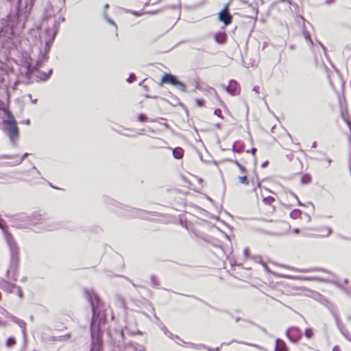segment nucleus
Here are the masks:
<instances>
[{
	"instance_id": "obj_1",
	"label": "nucleus",
	"mask_w": 351,
	"mask_h": 351,
	"mask_svg": "<svg viewBox=\"0 0 351 351\" xmlns=\"http://www.w3.org/2000/svg\"><path fill=\"white\" fill-rule=\"evenodd\" d=\"M5 240L8 247L9 270L16 271L20 265L21 249L19 244L10 233H7L5 234Z\"/></svg>"
},
{
	"instance_id": "obj_2",
	"label": "nucleus",
	"mask_w": 351,
	"mask_h": 351,
	"mask_svg": "<svg viewBox=\"0 0 351 351\" xmlns=\"http://www.w3.org/2000/svg\"><path fill=\"white\" fill-rule=\"evenodd\" d=\"M158 84L160 86H163L164 84H171L177 87L182 91L186 90V85L184 83L180 82L176 77L170 73H165L162 76Z\"/></svg>"
},
{
	"instance_id": "obj_3",
	"label": "nucleus",
	"mask_w": 351,
	"mask_h": 351,
	"mask_svg": "<svg viewBox=\"0 0 351 351\" xmlns=\"http://www.w3.org/2000/svg\"><path fill=\"white\" fill-rule=\"evenodd\" d=\"M275 199L272 196L263 197L262 204L260 206V210L265 217H268L274 213L276 208L274 206Z\"/></svg>"
},
{
	"instance_id": "obj_4",
	"label": "nucleus",
	"mask_w": 351,
	"mask_h": 351,
	"mask_svg": "<svg viewBox=\"0 0 351 351\" xmlns=\"http://www.w3.org/2000/svg\"><path fill=\"white\" fill-rule=\"evenodd\" d=\"M72 320L69 314H60L54 322V328L58 331H64L67 328V324Z\"/></svg>"
},
{
	"instance_id": "obj_5",
	"label": "nucleus",
	"mask_w": 351,
	"mask_h": 351,
	"mask_svg": "<svg viewBox=\"0 0 351 351\" xmlns=\"http://www.w3.org/2000/svg\"><path fill=\"white\" fill-rule=\"evenodd\" d=\"M327 77L331 88L337 90V88L343 87V82L337 71H327Z\"/></svg>"
},
{
	"instance_id": "obj_6",
	"label": "nucleus",
	"mask_w": 351,
	"mask_h": 351,
	"mask_svg": "<svg viewBox=\"0 0 351 351\" xmlns=\"http://www.w3.org/2000/svg\"><path fill=\"white\" fill-rule=\"evenodd\" d=\"M230 3H226L223 10L218 14V19L223 23L224 25L227 26L232 23V16L229 13Z\"/></svg>"
},
{
	"instance_id": "obj_7",
	"label": "nucleus",
	"mask_w": 351,
	"mask_h": 351,
	"mask_svg": "<svg viewBox=\"0 0 351 351\" xmlns=\"http://www.w3.org/2000/svg\"><path fill=\"white\" fill-rule=\"evenodd\" d=\"M308 298H311L314 299L315 300L320 302L321 304H324L325 306H326L328 309L332 308L333 305L322 294L319 293L311 290L308 289Z\"/></svg>"
},
{
	"instance_id": "obj_8",
	"label": "nucleus",
	"mask_w": 351,
	"mask_h": 351,
	"mask_svg": "<svg viewBox=\"0 0 351 351\" xmlns=\"http://www.w3.org/2000/svg\"><path fill=\"white\" fill-rule=\"evenodd\" d=\"M329 310L331 312V313H332V316H333V317H334V319L335 320L336 325H337L338 329L340 330L341 333L343 335V337L345 338H346L348 336L346 334H350V333H349L348 330L344 328L343 325L341 323V322L340 320V318L338 316V315H337V312L335 311V306H333Z\"/></svg>"
},
{
	"instance_id": "obj_9",
	"label": "nucleus",
	"mask_w": 351,
	"mask_h": 351,
	"mask_svg": "<svg viewBox=\"0 0 351 351\" xmlns=\"http://www.w3.org/2000/svg\"><path fill=\"white\" fill-rule=\"evenodd\" d=\"M1 313L3 315H4V316L9 319L10 320H11L12 322L16 323V324H18L21 328H22L23 329V330H25V326H26V324L25 322L22 320V319H19L18 317H15L14 315H13L12 314H11L10 313H9L8 311H6L5 308H1Z\"/></svg>"
},
{
	"instance_id": "obj_10",
	"label": "nucleus",
	"mask_w": 351,
	"mask_h": 351,
	"mask_svg": "<svg viewBox=\"0 0 351 351\" xmlns=\"http://www.w3.org/2000/svg\"><path fill=\"white\" fill-rule=\"evenodd\" d=\"M226 91L232 96L239 95L241 93L239 84L234 80H231L226 88Z\"/></svg>"
},
{
	"instance_id": "obj_11",
	"label": "nucleus",
	"mask_w": 351,
	"mask_h": 351,
	"mask_svg": "<svg viewBox=\"0 0 351 351\" xmlns=\"http://www.w3.org/2000/svg\"><path fill=\"white\" fill-rule=\"evenodd\" d=\"M203 92L205 95H210L215 97V98L217 99V101L219 102V104L223 107L224 108H227V106L224 103V101L221 99L220 96L219 95L217 90L210 86H207L205 88H203Z\"/></svg>"
},
{
	"instance_id": "obj_12",
	"label": "nucleus",
	"mask_w": 351,
	"mask_h": 351,
	"mask_svg": "<svg viewBox=\"0 0 351 351\" xmlns=\"http://www.w3.org/2000/svg\"><path fill=\"white\" fill-rule=\"evenodd\" d=\"M213 38L219 45H225L228 40V36L225 31L219 32L213 35Z\"/></svg>"
},
{
	"instance_id": "obj_13",
	"label": "nucleus",
	"mask_w": 351,
	"mask_h": 351,
	"mask_svg": "<svg viewBox=\"0 0 351 351\" xmlns=\"http://www.w3.org/2000/svg\"><path fill=\"white\" fill-rule=\"evenodd\" d=\"M102 341L101 338L97 337L96 339H93L90 351H100Z\"/></svg>"
},
{
	"instance_id": "obj_14",
	"label": "nucleus",
	"mask_w": 351,
	"mask_h": 351,
	"mask_svg": "<svg viewBox=\"0 0 351 351\" xmlns=\"http://www.w3.org/2000/svg\"><path fill=\"white\" fill-rule=\"evenodd\" d=\"M275 351H288V348L285 341L280 339H277L276 341Z\"/></svg>"
},
{
	"instance_id": "obj_15",
	"label": "nucleus",
	"mask_w": 351,
	"mask_h": 351,
	"mask_svg": "<svg viewBox=\"0 0 351 351\" xmlns=\"http://www.w3.org/2000/svg\"><path fill=\"white\" fill-rule=\"evenodd\" d=\"M184 149L180 147L173 149V156L176 159H182L184 156Z\"/></svg>"
},
{
	"instance_id": "obj_16",
	"label": "nucleus",
	"mask_w": 351,
	"mask_h": 351,
	"mask_svg": "<svg viewBox=\"0 0 351 351\" xmlns=\"http://www.w3.org/2000/svg\"><path fill=\"white\" fill-rule=\"evenodd\" d=\"M238 180L239 183L243 185L247 186L249 184V180L247 178V174L239 176Z\"/></svg>"
},
{
	"instance_id": "obj_17",
	"label": "nucleus",
	"mask_w": 351,
	"mask_h": 351,
	"mask_svg": "<svg viewBox=\"0 0 351 351\" xmlns=\"http://www.w3.org/2000/svg\"><path fill=\"white\" fill-rule=\"evenodd\" d=\"M308 281H317L323 282H326V280L322 276L308 275Z\"/></svg>"
},
{
	"instance_id": "obj_18",
	"label": "nucleus",
	"mask_w": 351,
	"mask_h": 351,
	"mask_svg": "<svg viewBox=\"0 0 351 351\" xmlns=\"http://www.w3.org/2000/svg\"><path fill=\"white\" fill-rule=\"evenodd\" d=\"M16 339L12 337H9L7 340H6V342H5V345L8 348H11L12 346H14V345H16Z\"/></svg>"
},
{
	"instance_id": "obj_19",
	"label": "nucleus",
	"mask_w": 351,
	"mask_h": 351,
	"mask_svg": "<svg viewBox=\"0 0 351 351\" xmlns=\"http://www.w3.org/2000/svg\"><path fill=\"white\" fill-rule=\"evenodd\" d=\"M301 215H302V213L300 210H293V211L291 212L290 213V216L291 218L293 219H298V218H300L301 217Z\"/></svg>"
},
{
	"instance_id": "obj_20",
	"label": "nucleus",
	"mask_w": 351,
	"mask_h": 351,
	"mask_svg": "<svg viewBox=\"0 0 351 351\" xmlns=\"http://www.w3.org/2000/svg\"><path fill=\"white\" fill-rule=\"evenodd\" d=\"M15 289H16V285L8 283V282L7 283V286L3 288V290L8 293H13Z\"/></svg>"
},
{
	"instance_id": "obj_21",
	"label": "nucleus",
	"mask_w": 351,
	"mask_h": 351,
	"mask_svg": "<svg viewBox=\"0 0 351 351\" xmlns=\"http://www.w3.org/2000/svg\"><path fill=\"white\" fill-rule=\"evenodd\" d=\"M235 165H237V167L239 168V171H240V173L241 174V176L244 175V174H247V170L245 169V167H243V165H241L239 162L236 161L235 162Z\"/></svg>"
},
{
	"instance_id": "obj_22",
	"label": "nucleus",
	"mask_w": 351,
	"mask_h": 351,
	"mask_svg": "<svg viewBox=\"0 0 351 351\" xmlns=\"http://www.w3.org/2000/svg\"><path fill=\"white\" fill-rule=\"evenodd\" d=\"M195 106L198 108H202L205 106V101L202 99H196L194 101Z\"/></svg>"
},
{
	"instance_id": "obj_23",
	"label": "nucleus",
	"mask_w": 351,
	"mask_h": 351,
	"mask_svg": "<svg viewBox=\"0 0 351 351\" xmlns=\"http://www.w3.org/2000/svg\"><path fill=\"white\" fill-rule=\"evenodd\" d=\"M137 120L140 122H147L148 118L143 114H139L137 116Z\"/></svg>"
},
{
	"instance_id": "obj_24",
	"label": "nucleus",
	"mask_w": 351,
	"mask_h": 351,
	"mask_svg": "<svg viewBox=\"0 0 351 351\" xmlns=\"http://www.w3.org/2000/svg\"><path fill=\"white\" fill-rule=\"evenodd\" d=\"M214 114L215 115L217 116L219 118H220L221 119H223V117L222 115V112L220 109H216L215 111H214Z\"/></svg>"
},
{
	"instance_id": "obj_25",
	"label": "nucleus",
	"mask_w": 351,
	"mask_h": 351,
	"mask_svg": "<svg viewBox=\"0 0 351 351\" xmlns=\"http://www.w3.org/2000/svg\"><path fill=\"white\" fill-rule=\"evenodd\" d=\"M325 229L326 230V234H323V235H319L320 237H329L331 234V233H332L331 228H330L328 227H326V228H325Z\"/></svg>"
},
{
	"instance_id": "obj_26",
	"label": "nucleus",
	"mask_w": 351,
	"mask_h": 351,
	"mask_svg": "<svg viewBox=\"0 0 351 351\" xmlns=\"http://www.w3.org/2000/svg\"><path fill=\"white\" fill-rule=\"evenodd\" d=\"M313 271H324L326 272V270L321 269V268H308V273Z\"/></svg>"
},
{
	"instance_id": "obj_27",
	"label": "nucleus",
	"mask_w": 351,
	"mask_h": 351,
	"mask_svg": "<svg viewBox=\"0 0 351 351\" xmlns=\"http://www.w3.org/2000/svg\"><path fill=\"white\" fill-rule=\"evenodd\" d=\"M16 292H17V294L19 295V298H22L23 297V292L21 289L20 287L16 286Z\"/></svg>"
},
{
	"instance_id": "obj_28",
	"label": "nucleus",
	"mask_w": 351,
	"mask_h": 351,
	"mask_svg": "<svg viewBox=\"0 0 351 351\" xmlns=\"http://www.w3.org/2000/svg\"><path fill=\"white\" fill-rule=\"evenodd\" d=\"M27 153L24 154L23 156L19 159V164L21 163L24 160V159L27 156Z\"/></svg>"
},
{
	"instance_id": "obj_29",
	"label": "nucleus",
	"mask_w": 351,
	"mask_h": 351,
	"mask_svg": "<svg viewBox=\"0 0 351 351\" xmlns=\"http://www.w3.org/2000/svg\"><path fill=\"white\" fill-rule=\"evenodd\" d=\"M308 45H311L313 47V48L314 49V48H315V45L313 44V40H312V39L311 38V37H310V35H309V34H308Z\"/></svg>"
},
{
	"instance_id": "obj_30",
	"label": "nucleus",
	"mask_w": 351,
	"mask_h": 351,
	"mask_svg": "<svg viewBox=\"0 0 351 351\" xmlns=\"http://www.w3.org/2000/svg\"><path fill=\"white\" fill-rule=\"evenodd\" d=\"M7 325V322L3 321L1 317H0V326H5Z\"/></svg>"
},
{
	"instance_id": "obj_31",
	"label": "nucleus",
	"mask_w": 351,
	"mask_h": 351,
	"mask_svg": "<svg viewBox=\"0 0 351 351\" xmlns=\"http://www.w3.org/2000/svg\"><path fill=\"white\" fill-rule=\"evenodd\" d=\"M335 2V0H326V4L327 5H330V4H332Z\"/></svg>"
},
{
	"instance_id": "obj_32",
	"label": "nucleus",
	"mask_w": 351,
	"mask_h": 351,
	"mask_svg": "<svg viewBox=\"0 0 351 351\" xmlns=\"http://www.w3.org/2000/svg\"><path fill=\"white\" fill-rule=\"evenodd\" d=\"M308 339L311 338V337L313 335V330L311 328H308Z\"/></svg>"
},
{
	"instance_id": "obj_33",
	"label": "nucleus",
	"mask_w": 351,
	"mask_h": 351,
	"mask_svg": "<svg viewBox=\"0 0 351 351\" xmlns=\"http://www.w3.org/2000/svg\"><path fill=\"white\" fill-rule=\"evenodd\" d=\"M345 122L346 123V124L348 125V126L349 128H351V122H350V121L349 120V119H346Z\"/></svg>"
},
{
	"instance_id": "obj_34",
	"label": "nucleus",
	"mask_w": 351,
	"mask_h": 351,
	"mask_svg": "<svg viewBox=\"0 0 351 351\" xmlns=\"http://www.w3.org/2000/svg\"><path fill=\"white\" fill-rule=\"evenodd\" d=\"M332 351H341L339 347L338 346H335L333 349H332Z\"/></svg>"
},
{
	"instance_id": "obj_35",
	"label": "nucleus",
	"mask_w": 351,
	"mask_h": 351,
	"mask_svg": "<svg viewBox=\"0 0 351 351\" xmlns=\"http://www.w3.org/2000/svg\"><path fill=\"white\" fill-rule=\"evenodd\" d=\"M318 44H319V47L322 49V50L325 52L326 49H325L324 46L319 42H318Z\"/></svg>"
},
{
	"instance_id": "obj_36",
	"label": "nucleus",
	"mask_w": 351,
	"mask_h": 351,
	"mask_svg": "<svg viewBox=\"0 0 351 351\" xmlns=\"http://www.w3.org/2000/svg\"><path fill=\"white\" fill-rule=\"evenodd\" d=\"M12 132H14V133H16L17 132V128L16 126H14L12 129H11Z\"/></svg>"
},
{
	"instance_id": "obj_37",
	"label": "nucleus",
	"mask_w": 351,
	"mask_h": 351,
	"mask_svg": "<svg viewBox=\"0 0 351 351\" xmlns=\"http://www.w3.org/2000/svg\"><path fill=\"white\" fill-rule=\"evenodd\" d=\"M347 337L346 338L348 341H351V335L350 334H346Z\"/></svg>"
},
{
	"instance_id": "obj_38",
	"label": "nucleus",
	"mask_w": 351,
	"mask_h": 351,
	"mask_svg": "<svg viewBox=\"0 0 351 351\" xmlns=\"http://www.w3.org/2000/svg\"><path fill=\"white\" fill-rule=\"evenodd\" d=\"M341 117H342V118H343V119L344 121H346V119H348V117H347L346 116V114H345L344 113H343V112H341Z\"/></svg>"
},
{
	"instance_id": "obj_39",
	"label": "nucleus",
	"mask_w": 351,
	"mask_h": 351,
	"mask_svg": "<svg viewBox=\"0 0 351 351\" xmlns=\"http://www.w3.org/2000/svg\"><path fill=\"white\" fill-rule=\"evenodd\" d=\"M256 152V148H252V154H253V155H255Z\"/></svg>"
},
{
	"instance_id": "obj_40",
	"label": "nucleus",
	"mask_w": 351,
	"mask_h": 351,
	"mask_svg": "<svg viewBox=\"0 0 351 351\" xmlns=\"http://www.w3.org/2000/svg\"><path fill=\"white\" fill-rule=\"evenodd\" d=\"M317 146V142H313V144H312V148H315Z\"/></svg>"
},
{
	"instance_id": "obj_41",
	"label": "nucleus",
	"mask_w": 351,
	"mask_h": 351,
	"mask_svg": "<svg viewBox=\"0 0 351 351\" xmlns=\"http://www.w3.org/2000/svg\"><path fill=\"white\" fill-rule=\"evenodd\" d=\"M326 160H327V162H328V166H329L331 164V162H332V160L330 159V158H327Z\"/></svg>"
},
{
	"instance_id": "obj_42",
	"label": "nucleus",
	"mask_w": 351,
	"mask_h": 351,
	"mask_svg": "<svg viewBox=\"0 0 351 351\" xmlns=\"http://www.w3.org/2000/svg\"><path fill=\"white\" fill-rule=\"evenodd\" d=\"M0 228L3 229V226L2 225V220L0 219Z\"/></svg>"
},
{
	"instance_id": "obj_43",
	"label": "nucleus",
	"mask_w": 351,
	"mask_h": 351,
	"mask_svg": "<svg viewBox=\"0 0 351 351\" xmlns=\"http://www.w3.org/2000/svg\"><path fill=\"white\" fill-rule=\"evenodd\" d=\"M294 232H295V233H298V229H295V230H294Z\"/></svg>"
},
{
	"instance_id": "obj_44",
	"label": "nucleus",
	"mask_w": 351,
	"mask_h": 351,
	"mask_svg": "<svg viewBox=\"0 0 351 351\" xmlns=\"http://www.w3.org/2000/svg\"><path fill=\"white\" fill-rule=\"evenodd\" d=\"M308 182H310V180H311V177H310V176H309V175H308Z\"/></svg>"
},
{
	"instance_id": "obj_45",
	"label": "nucleus",
	"mask_w": 351,
	"mask_h": 351,
	"mask_svg": "<svg viewBox=\"0 0 351 351\" xmlns=\"http://www.w3.org/2000/svg\"><path fill=\"white\" fill-rule=\"evenodd\" d=\"M348 282V280L347 279H346V280H344V282H346V283H347Z\"/></svg>"
},
{
	"instance_id": "obj_46",
	"label": "nucleus",
	"mask_w": 351,
	"mask_h": 351,
	"mask_svg": "<svg viewBox=\"0 0 351 351\" xmlns=\"http://www.w3.org/2000/svg\"><path fill=\"white\" fill-rule=\"evenodd\" d=\"M313 237H317V235L316 234H312Z\"/></svg>"
},
{
	"instance_id": "obj_47",
	"label": "nucleus",
	"mask_w": 351,
	"mask_h": 351,
	"mask_svg": "<svg viewBox=\"0 0 351 351\" xmlns=\"http://www.w3.org/2000/svg\"><path fill=\"white\" fill-rule=\"evenodd\" d=\"M350 172H351V166H350Z\"/></svg>"
}]
</instances>
